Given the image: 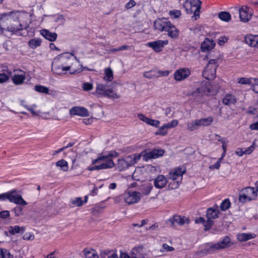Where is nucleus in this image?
<instances>
[{
    "label": "nucleus",
    "mask_w": 258,
    "mask_h": 258,
    "mask_svg": "<svg viewBox=\"0 0 258 258\" xmlns=\"http://www.w3.org/2000/svg\"><path fill=\"white\" fill-rule=\"evenodd\" d=\"M168 43V40H158L148 42V45L152 48L154 51L159 52L162 51L164 46Z\"/></svg>",
    "instance_id": "ddd939ff"
},
{
    "label": "nucleus",
    "mask_w": 258,
    "mask_h": 258,
    "mask_svg": "<svg viewBox=\"0 0 258 258\" xmlns=\"http://www.w3.org/2000/svg\"><path fill=\"white\" fill-rule=\"evenodd\" d=\"M82 88L84 91H88L92 90L93 86L91 83H84L83 84Z\"/></svg>",
    "instance_id": "864d4df0"
},
{
    "label": "nucleus",
    "mask_w": 258,
    "mask_h": 258,
    "mask_svg": "<svg viewBox=\"0 0 258 258\" xmlns=\"http://www.w3.org/2000/svg\"><path fill=\"white\" fill-rule=\"evenodd\" d=\"M165 153L164 150L154 148L151 150L146 151L145 154L143 155V160L148 161L151 159L157 158L162 156Z\"/></svg>",
    "instance_id": "1a4fd4ad"
},
{
    "label": "nucleus",
    "mask_w": 258,
    "mask_h": 258,
    "mask_svg": "<svg viewBox=\"0 0 258 258\" xmlns=\"http://www.w3.org/2000/svg\"><path fill=\"white\" fill-rule=\"evenodd\" d=\"M133 48V47L132 46L123 45L120 46L119 47H118V50H119L120 51H122V50H126V49L132 50Z\"/></svg>",
    "instance_id": "e2e57ef3"
},
{
    "label": "nucleus",
    "mask_w": 258,
    "mask_h": 258,
    "mask_svg": "<svg viewBox=\"0 0 258 258\" xmlns=\"http://www.w3.org/2000/svg\"><path fill=\"white\" fill-rule=\"evenodd\" d=\"M9 232L12 235H15L17 233L23 234L25 231V227H20L16 225L14 226H10L8 229Z\"/></svg>",
    "instance_id": "bb28decb"
},
{
    "label": "nucleus",
    "mask_w": 258,
    "mask_h": 258,
    "mask_svg": "<svg viewBox=\"0 0 258 258\" xmlns=\"http://www.w3.org/2000/svg\"><path fill=\"white\" fill-rule=\"evenodd\" d=\"M198 127L197 124H196V122L194 121L187 124V129L189 131H194L198 130Z\"/></svg>",
    "instance_id": "09e8293b"
},
{
    "label": "nucleus",
    "mask_w": 258,
    "mask_h": 258,
    "mask_svg": "<svg viewBox=\"0 0 258 258\" xmlns=\"http://www.w3.org/2000/svg\"><path fill=\"white\" fill-rule=\"evenodd\" d=\"M245 42L249 46L258 48V35H247L245 37Z\"/></svg>",
    "instance_id": "f3484780"
},
{
    "label": "nucleus",
    "mask_w": 258,
    "mask_h": 258,
    "mask_svg": "<svg viewBox=\"0 0 258 258\" xmlns=\"http://www.w3.org/2000/svg\"><path fill=\"white\" fill-rule=\"evenodd\" d=\"M166 32H167L168 36L172 39H177L179 35V30L171 23L169 25Z\"/></svg>",
    "instance_id": "dca6fc26"
},
{
    "label": "nucleus",
    "mask_w": 258,
    "mask_h": 258,
    "mask_svg": "<svg viewBox=\"0 0 258 258\" xmlns=\"http://www.w3.org/2000/svg\"><path fill=\"white\" fill-rule=\"evenodd\" d=\"M167 180L163 175L157 176L154 181V186L157 188H162L167 184Z\"/></svg>",
    "instance_id": "6ab92c4d"
},
{
    "label": "nucleus",
    "mask_w": 258,
    "mask_h": 258,
    "mask_svg": "<svg viewBox=\"0 0 258 258\" xmlns=\"http://www.w3.org/2000/svg\"><path fill=\"white\" fill-rule=\"evenodd\" d=\"M215 43L213 40L206 38L201 44V49L203 52H206L214 48Z\"/></svg>",
    "instance_id": "aec40b11"
},
{
    "label": "nucleus",
    "mask_w": 258,
    "mask_h": 258,
    "mask_svg": "<svg viewBox=\"0 0 258 258\" xmlns=\"http://www.w3.org/2000/svg\"><path fill=\"white\" fill-rule=\"evenodd\" d=\"M188 218L175 215L167 220L166 223L167 225L175 228L177 225L182 226L185 223H188Z\"/></svg>",
    "instance_id": "6e6552de"
},
{
    "label": "nucleus",
    "mask_w": 258,
    "mask_h": 258,
    "mask_svg": "<svg viewBox=\"0 0 258 258\" xmlns=\"http://www.w3.org/2000/svg\"><path fill=\"white\" fill-rule=\"evenodd\" d=\"M220 213L219 210L217 208H209L207 210V218L213 220L218 217Z\"/></svg>",
    "instance_id": "5701e85b"
},
{
    "label": "nucleus",
    "mask_w": 258,
    "mask_h": 258,
    "mask_svg": "<svg viewBox=\"0 0 258 258\" xmlns=\"http://www.w3.org/2000/svg\"><path fill=\"white\" fill-rule=\"evenodd\" d=\"M108 89L106 85L99 84L97 85L96 92L98 94L104 95Z\"/></svg>",
    "instance_id": "c9c22d12"
},
{
    "label": "nucleus",
    "mask_w": 258,
    "mask_h": 258,
    "mask_svg": "<svg viewBox=\"0 0 258 258\" xmlns=\"http://www.w3.org/2000/svg\"><path fill=\"white\" fill-rule=\"evenodd\" d=\"M218 17L221 20L226 22H229L231 18L230 14L226 11L220 12L218 14Z\"/></svg>",
    "instance_id": "72a5a7b5"
},
{
    "label": "nucleus",
    "mask_w": 258,
    "mask_h": 258,
    "mask_svg": "<svg viewBox=\"0 0 258 258\" xmlns=\"http://www.w3.org/2000/svg\"><path fill=\"white\" fill-rule=\"evenodd\" d=\"M6 200L20 205H27V203L23 199L22 196L17 194L16 190H13L10 192L0 194V200L5 201Z\"/></svg>",
    "instance_id": "0eeeda50"
},
{
    "label": "nucleus",
    "mask_w": 258,
    "mask_h": 258,
    "mask_svg": "<svg viewBox=\"0 0 258 258\" xmlns=\"http://www.w3.org/2000/svg\"><path fill=\"white\" fill-rule=\"evenodd\" d=\"M117 155L118 154L115 151H111L107 154H105L103 153H100L98 155V157L94 160H92V162L93 165L96 163H100V164L89 167L88 170L90 171L99 170L112 168L114 166V163L110 158L117 157Z\"/></svg>",
    "instance_id": "20e7f679"
},
{
    "label": "nucleus",
    "mask_w": 258,
    "mask_h": 258,
    "mask_svg": "<svg viewBox=\"0 0 258 258\" xmlns=\"http://www.w3.org/2000/svg\"><path fill=\"white\" fill-rule=\"evenodd\" d=\"M231 206V203L228 199H225L220 205V209L222 211H225L228 209Z\"/></svg>",
    "instance_id": "ea45409f"
},
{
    "label": "nucleus",
    "mask_w": 258,
    "mask_h": 258,
    "mask_svg": "<svg viewBox=\"0 0 258 258\" xmlns=\"http://www.w3.org/2000/svg\"><path fill=\"white\" fill-rule=\"evenodd\" d=\"M190 74L188 69H180L175 71L174 74V79L178 81H182L187 78Z\"/></svg>",
    "instance_id": "4468645a"
},
{
    "label": "nucleus",
    "mask_w": 258,
    "mask_h": 258,
    "mask_svg": "<svg viewBox=\"0 0 258 258\" xmlns=\"http://www.w3.org/2000/svg\"><path fill=\"white\" fill-rule=\"evenodd\" d=\"M157 73L158 75H156V77H159L160 76H167L169 75V72L168 71H158Z\"/></svg>",
    "instance_id": "13d9d810"
},
{
    "label": "nucleus",
    "mask_w": 258,
    "mask_h": 258,
    "mask_svg": "<svg viewBox=\"0 0 258 258\" xmlns=\"http://www.w3.org/2000/svg\"><path fill=\"white\" fill-rule=\"evenodd\" d=\"M144 76L145 78L148 79H151L154 77H156V74H152V71L150 72H146L144 74Z\"/></svg>",
    "instance_id": "69168bd1"
},
{
    "label": "nucleus",
    "mask_w": 258,
    "mask_h": 258,
    "mask_svg": "<svg viewBox=\"0 0 258 258\" xmlns=\"http://www.w3.org/2000/svg\"><path fill=\"white\" fill-rule=\"evenodd\" d=\"M136 5V3L134 0H130L129 2L126 4L125 8L127 9H129L134 7Z\"/></svg>",
    "instance_id": "052dcab7"
},
{
    "label": "nucleus",
    "mask_w": 258,
    "mask_h": 258,
    "mask_svg": "<svg viewBox=\"0 0 258 258\" xmlns=\"http://www.w3.org/2000/svg\"><path fill=\"white\" fill-rule=\"evenodd\" d=\"M13 210L16 216H20L23 214V208L21 206H16Z\"/></svg>",
    "instance_id": "3c124183"
},
{
    "label": "nucleus",
    "mask_w": 258,
    "mask_h": 258,
    "mask_svg": "<svg viewBox=\"0 0 258 258\" xmlns=\"http://www.w3.org/2000/svg\"><path fill=\"white\" fill-rule=\"evenodd\" d=\"M249 128L251 130L258 131V121L251 124L249 126Z\"/></svg>",
    "instance_id": "774afa93"
},
{
    "label": "nucleus",
    "mask_w": 258,
    "mask_h": 258,
    "mask_svg": "<svg viewBox=\"0 0 258 258\" xmlns=\"http://www.w3.org/2000/svg\"><path fill=\"white\" fill-rule=\"evenodd\" d=\"M10 216L9 212L7 210L2 211L0 212V218L5 219Z\"/></svg>",
    "instance_id": "4d7b16f0"
},
{
    "label": "nucleus",
    "mask_w": 258,
    "mask_h": 258,
    "mask_svg": "<svg viewBox=\"0 0 258 258\" xmlns=\"http://www.w3.org/2000/svg\"><path fill=\"white\" fill-rule=\"evenodd\" d=\"M24 15L18 11H11L0 15V29L12 33H16L20 30L25 29L29 26V24L24 22Z\"/></svg>",
    "instance_id": "f257e3e1"
},
{
    "label": "nucleus",
    "mask_w": 258,
    "mask_h": 258,
    "mask_svg": "<svg viewBox=\"0 0 258 258\" xmlns=\"http://www.w3.org/2000/svg\"><path fill=\"white\" fill-rule=\"evenodd\" d=\"M131 166H132V164H131V161L130 160L128 161V159L118 160L117 167L119 171L124 170Z\"/></svg>",
    "instance_id": "b1692460"
},
{
    "label": "nucleus",
    "mask_w": 258,
    "mask_h": 258,
    "mask_svg": "<svg viewBox=\"0 0 258 258\" xmlns=\"http://www.w3.org/2000/svg\"><path fill=\"white\" fill-rule=\"evenodd\" d=\"M73 57L72 53H65L61 54L58 55L56 59L55 60L54 62L52 64V71L53 73L57 75H61L63 71H67L71 70L70 73L74 74L76 73H80L83 71L82 68L78 69L77 70L72 68V66H66L68 63L66 62V60H69Z\"/></svg>",
    "instance_id": "f03ea898"
},
{
    "label": "nucleus",
    "mask_w": 258,
    "mask_h": 258,
    "mask_svg": "<svg viewBox=\"0 0 258 258\" xmlns=\"http://www.w3.org/2000/svg\"><path fill=\"white\" fill-rule=\"evenodd\" d=\"M71 115H79L81 116H87L89 112L87 109L83 107L75 106L72 108L70 110Z\"/></svg>",
    "instance_id": "2eb2a0df"
},
{
    "label": "nucleus",
    "mask_w": 258,
    "mask_h": 258,
    "mask_svg": "<svg viewBox=\"0 0 258 258\" xmlns=\"http://www.w3.org/2000/svg\"><path fill=\"white\" fill-rule=\"evenodd\" d=\"M42 41L41 39L39 38H34L30 39L28 42L29 46L32 49H35L38 46L41 45Z\"/></svg>",
    "instance_id": "f704fd0d"
},
{
    "label": "nucleus",
    "mask_w": 258,
    "mask_h": 258,
    "mask_svg": "<svg viewBox=\"0 0 258 258\" xmlns=\"http://www.w3.org/2000/svg\"><path fill=\"white\" fill-rule=\"evenodd\" d=\"M207 221L205 222L204 226V230L205 231H208L211 229L212 225L214 224V221L213 220L207 218Z\"/></svg>",
    "instance_id": "a18cd8bd"
},
{
    "label": "nucleus",
    "mask_w": 258,
    "mask_h": 258,
    "mask_svg": "<svg viewBox=\"0 0 258 258\" xmlns=\"http://www.w3.org/2000/svg\"><path fill=\"white\" fill-rule=\"evenodd\" d=\"M56 166L57 167H60L61 169L64 171H67L68 170V163L66 160L63 159H61L56 162Z\"/></svg>",
    "instance_id": "4c0bfd02"
},
{
    "label": "nucleus",
    "mask_w": 258,
    "mask_h": 258,
    "mask_svg": "<svg viewBox=\"0 0 258 258\" xmlns=\"http://www.w3.org/2000/svg\"><path fill=\"white\" fill-rule=\"evenodd\" d=\"M71 203L73 205H76L78 207H81L84 204V202L81 198H76L71 201Z\"/></svg>",
    "instance_id": "de8ad7c7"
},
{
    "label": "nucleus",
    "mask_w": 258,
    "mask_h": 258,
    "mask_svg": "<svg viewBox=\"0 0 258 258\" xmlns=\"http://www.w3.org/2000/svg\"><path fill=\"white\" fill-rule=\"evenodd\" d=\"M257 196L254 187L247 186L242 188L239 194V201L243 204L255 200Z\"/></svg>",
    "instance_id": "423d86ee"
},
{
    "label": "nucleus",
    "mask_w": 258,
    "mask_h": 258,
    "mask_svg": "<svg viewBox=\"0 0 258 258\" xmlns=\"http://www.w3.org/2000/svg\"><path fill=\"white\" fill-rule=\"evenodd\" d=\"M254 143H253L251 146L249 147L247 149H245L244 150L242 149H238L235 153L238 156H242L244 154H250L253 151L254 148Z\"/></svg>",
    "instance_id": "cd10ccee"
},
{
    "label": "nucleus",
    "mask_w": 258,
    "mask_h": 258,
    "mask_svg": "<svg viewBox=\"0 0 258 258\" xmlns=\"http://www.w3.org/2000/svg\"><path fill=\"white\" fill-rule=\"evenodd\" d=\"M171 22L166 18L158 19L154 21V26L155 29L160 31H165Z\"/></svg>",
    "instance_id": "f8f14e48"
},
{
    "label": "nucleus",
    "mask_w": 258,
    "mask_h": 258,
    "mask_svg": "<svg viewBox=\"0 0 258 258\" xmlns=\"http://www.w3.org/2000/svg\"><path fill=\"white\" fill-rule=\"evenodd\" d=\"M113 79V72L110 68H106L105 70V77L104 79L107 81H111Z\"/></svg>",
    "instance_id": "e433bc0d"
},
{
    "label": "nucleus",
    "mask_w": 258,
    "mask_h": 258,
    "mask_svg": "<svg viewBox=\"0 0 258 258\" xmlns=\"http://www.w3.org/2000/svg\"><path fill=\"white\" fill-rule=\"evenodd\" d=\"M40 34L42 35L46 39L50 41H54L56 38L57 35L55 32H51L49 30L46 29H42L40 31Z\"/></svg>",
    "instance_id": "412c9836"
},
{
    "label": "nucleus",
    "mask_w": 258,
    "mask_h": 258,
    "mask_svg": "<svg viewBox=\"0 0 258 258\" xmlns=\"http://www.w3.org/2000/svg\"><path fill=\"white\" fill-rule=\"evenodd\" d=\"M252 78L248 79L246 78H240L239 79L238 83L241 84H250L251 83V80Z\"/></svg>",
    "instance_id": "603ef678"
},
{
    "label": "nucleus",
    "mask_w": 258,
    "mask_h": 258,
    "mask_svg": "<svg viewBox=\"0 0 258 258\" xmlns=\"http://www.w3.org/2000/svg\"><path fill=\"white\" fill-rule=\"evenodd\" d=\"M227 41V38L225 36H223L219 38L218 43L220 45H223Z\"/></svg>",
    "instance_id": "bf43d9fd"
},
{
    "label": "nucleus",
    "mask_w": 258,
    "mask_h": 258,
    "mask_svg": "<svg viewBox=\"0 0 258 258\" xmlns=\"http://www.w3.org/2000/svg\"><path fill=\"white\" fill-rule=\"evenodd\" d=\"M104 96H106L109 98L115 99L119 98V96L116 93L114 92L112 89H108Z\"/></svg>",
    "instance_id": "a19ab883"
},
{
    "label": "nucleus",
    "mask_w": 258,
    "mask_h": 258,
    "mask_svg": "<svg viewBox=\"0 0 258 258\" xmlns=\"http://www.w3.org/2000/svg\"><path fill=\"white\" fill-rule=\"evenodd\" d=\"M256 234L254 233H243L237 235V239L239 241H246L249 239L254 238Z\"/></svg>",
    "instance_id": "a878e982"
},
{
    "label": "nucleus",
    "mask_w": 258,
    "mask_h": 258,
    "mask_svg": "<svg viewBox=\"0 0 258 258\" xmlns=\"http://www.w3.org/2000/svg\"><path fill=\"white\" fill-rule=\"evenodd\" d=\"M169 14L171 15H173L174 18H178L181 15V12L179 10H172L170 11Z\"/></svg>",
    "instance_id": "5fc2aeb1"
},
{
    "label": "nucleus",
    "mask_w": 258,
    "mask_h": 258,
    "mask_svg": "<svg viewBox=\"0 0 258 258\" xmlns=\"http://www.w3.org/2000/svg\"><path fill=\"white\" fill-rule=\"evenodd\" d=\"M162 248L167 251H172L174 250V247L170 246L166 243L163 244Z\"/></svg>",
    "instance_id": "680f3d73"
},
{
    "label": "nucleus",
    "mask_w": 258,
    "mask_h": 258,
    "mask_svg": "<svg viewBox=\"0 0 258 258\" xmlns=\"http://www.w3.org/2000/svg\"><path fill=\"white\" fill-rule=\"evenodd\" d=\"M200 119L203 126H209L213 121V117L212 116H209L207 118H201Z\"/></svg>",
    "instance_id": "c03bdc74"
},
{
    "label": "nucleus",
    "mask_w": 258,
    "mask_h": 258,
    "mask_svg": "<svg viewBox=\"0 0 258 258\" xmlns=\"http://www.w3.org/2000/svg\"><path fill=\"white\" fill-rule=\"evenodd\" d=\"M35 90L39 93H43L44 94H48L49 88L41 85H36L35 86Z\"/></svg>",
    "instance_id": "37998d69"
},
{
    "label": "nucleus",
    "mask_w": 258,
    "mask_h": 258,
    "mask_svg": "<svg viewBox=\"0 0 258 258\" xmlns=\"http://www.w3.org/2000/svg\"><path fill=\"white\" fill-rule=\"evenodd\" d=\"M146 151H143L140 154H134V157L133 159H131L130 160L131 164H132V166L135 164L137 163L141 159V157H143V155L145 154Z\"/></svg>",
    "instance_id": "79ce46f5"
},
{
    "label": "nucleus",
    "mask_w": 258,
    "mask_h": 258,
    "mask_svg": "<svg viewBox=\"0 0 258 258\" xmlns=\"http://www.w3.org/2000/svg\"><path fill=\"white\" fill-rule=\"evenodd\" d=\"M1 68L2 72H3L4 73L7 74H9V75H12L11 71L9 70L8 67L7 65L2 64Z\"/></svg>",
    "instance_id": "6e6d98bb"
},
{
    "label": "nucleus",
    "mask_w": 258,
    "mask_h": 258,
    "mask_svg": "<svg viewBox=\"0 0 258 258\" xmlns=\"http://www.w3.org/2000/svg\"><path fill=\"white\" fill-rule=\"evenodd\" d=\"M223 103L225 105L234 104L236 102V98L232 94H226L223 99Z\"/></svg>",
    "instance_id": "393cba45"
},
{
    "label": "nucleus",
    "mask_w": 258,
    "mask_h": 258,
    "mask_svg": "<svg viewBox=\"0 0 258 258\" xmlns=\"http://www.w3.org/2000/svg\"><path fill=\"white\" fill-rule=\"evenodd\" d=\"M25 75H16L15 74L12 78V80L13 83L16 85L22 84L25 80Z\"/></svg>",
    "instance_id": "7c9ffc66"
},
{
    "label": "nucleus",
    "mask_w": 258,
    "mask_h": 258,
    "mask_svg": "<svg viewBox=\"0 0 258 258\" xmlns=\"http://www.w3.org/2000/svg\"><path fill=\"white\" fill-rule=\"evenodd\" d=\"M216 71L212 69V70H204L203 76L208 80H213L215 78Z\"/></svg>",
    "instance_id": "2f4dec72"
},
{
    "label": "nucleus",
    "mask_w": 258,
    "mask_h": 258,
    "mask_svg": "<svg viewBox=\"0 0 258 258\" xmlns=\"http://www.w3.org/2000/svg\"><path fill=\"white\" fill-rule=\"evenodd\" d=\"M138 117L144 122L147 123L148 124L151 125L155 127H158L159 125L160 121L157 120L153 119L146 117L143 114H139Z\"/></svg>",
    "instance_id": "a211bd4d"
},
{
    "label": "nucleus",
    "mask_w": 258,
    "mask_h": 258,
    "mask_svg": "<svg viewBox=\"0 0 258 258\" xmlns=\"http://www.w3.org/2000/svg\"><path fill=\"white\" fill-rule=\"evenodd\" d=\"M210 92V89L206 84H203L194 91L191 95L198 101H201V98L204 95H208Z\"/></svg>",
    "instance_id": "9d476101"
},
{
    "label": "nucleus",
    "mask_w": 258,
    "mask_h": 258,
    "mask_svg": "<svg viewBox=\"0 0 258 258\" xmlns=\"http://www.w3.org/2000/svg\"><path fill=\"white\" fill-rule=\"evenodd\" d=\"M254 80L255 82L253 84L252 86V89L254 92L258 93V79L255 80V79H254Z\"/></svg>",
    "instance_id": "0e129e2a"
},
{
    "label": "nucleus",
    "mask_w": 258,
    "mask_h": 258,
    "mask_svg": "<svg viewBox=\"0 0 258 258\" xmlns=\"http://www.w3.org/2000/svg\"><path fill=\"white\" fill-rule=\"evenodd\" d=\"M140 200V194L137 191L128 192L124 195V201L128 205L138 203Z\"/></svg>",
    "instance_id": "9b49d317"
},
{
    "label": "nucleus",
    "mask_w": 258,
    "mask_h": 258,
    "mask_svg": "<svg viewBox=\"0 0 258 258\" xmlns=\"http://www.w3.org/2000/svg\"><path fill=\"white\" fill-rule=\"evenodd\" d=\"M0 258H13V255L5 248H0Z\"/></svg>",
    "instance_id": "58836bf2"
},
{
    "label": "nucleus",
    "mask_w": 258,
    "mask_h": 258,
    "mask_svg": "<svg viewBox=\"0 0 258 258\" xmlns=\"http://www.w3.org/2000/svg\"><path fill=\"white\" fill-rule=\"evenodd\" d=\"M10 76L5 73H0V83L2 84L8 82L10 80Z\"/></svg>",
    "instance_id": "49530a36"
},
{
    "label": "nucleus",
    "mask_w": 258,
    "mask_h": 258,
    "mask_svg": "<svg viewBox=\"0 0 258 258\" xmlns=\"http://www.w3.org/2000/svg\"><path fill=\"white\" fill-rule=\"evenodd\" d=\"M165 126L162 125L158 131L155 133L156 135H162L164 136L167 134V130L165 128Z\"/></svg>",
    "instance_id": "8fccbe9b"
},
{
    "label": "nucleus",
    "mask_w": 258,
    "mask_h": 258,
    "mask_svg": "<svg viewBox=\"0 0 258 258\" xmlns=\"http://www.w3.org/2000/svg\"><path fill=\"white\" fill-rule=\"evenodd\" d=\"M233 243L229 236H225L222 240L214 243L213 242L206 243L204 244V248L198 252L199 255H207L216 253L217 251L231 246Z\"/></svg>",
    "instance_id": "7ed1b4c3"
},
{
    "label": "nucleus",
    "mask_w": 258,
    "mask_h": 258,
    "mask_svg": "<svg viewBox=\"0 0 258 258\" xmlns=\"http://www.w3.org/2000/svg\"><path fill=\"white\" fill-rule=\"evenodd\" d=\"M219 142L222 144V149L224 152H226L227 144L224 139H217Z\"/></svg>",
    "instance_id": "338daca9"
},
{
    "label": "nucleus",
    "mask_w": 258,
    "mask_h": 258,
    "mask_svg": "<svg viewBox=\"0 0 258 258\" xmlns=\"http://www.w3.org/2000/svg\"><path fill=\"white\" fill-rule=\"evenodd\" d=\"M202 2L200 0H186L183 5L186 13L188 14L194 13L195 19L200 17Z\"/></svg>",
    "instance_id": "39448f33"
},
{
    "label": "nucleus",
    "mask_w": 258,
    "mask_h": 258,
    "mask_svg": "<svg viewBox=\"0 0 258 258\" xmlns=\"http://www.w3.org/2000/svg\"><path fill=\"white\" fill-rule=\"evenodd\" d=\"M83 252L86 258H99L98 254L94 249L89 250L85 248Z\"/></svg>",
    "instance_id": "473e14b6"
},
{
    "label": "nucleus",
    "mask_w": 258,
    "mask_h": 258,
    "mask_svg": "<svg viewBox=\"0 0 258 258\" xmlns=\"http://www.w3.org/2000/svg\"><path fill=\"white\" fill-rule=\"evenodd\" d=\"M218 60V59H211L204 70H212L213 69L215 71H216L219 66Z\"/></svg>",
    "instance_id": "c756f323"
},
{
    "label": "nucleus",
    "mask_w": 258,
    "mask_h": 258,
    "mask_svg": "<svg viewBox=\"0 0 258 258\" xmlns=\"http://www.w3.org/2000/svg\"><path fill=\"white\" fill-rule=\"evenodd\" d=\"M247 7H245V9L241 8L239 10V15L240 20L242 22H246L249 20L250 15L247 12Z\"/></svg>",
    "instance_id": "c85d7f7f"
},
{
    "label": "nucleus",
    "mask_w": 258,
    "mask_h": 258,
    "mask_svg": "<svg viewBox=\"0 0 258 258\" xmlns=\"http://www.w3.org/2000/svg\"><path fill=\"white\" fill-rule=\"evenodd\" d=\"M185 172V170H182L181 168H175L173 171L169 173V178L174 181L178 178L181 177Z\"/></svg>",
    "instance_id": "4be33fe9"
}]
</instances>
